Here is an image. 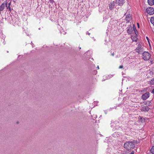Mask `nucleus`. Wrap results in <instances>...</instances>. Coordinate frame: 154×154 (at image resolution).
I'll return each instance as SVG.
<instances>
[{"instance_id": "1", "label": "nucleus", "mask_w": 154, "mask_h": 154, "mask_svg": "<svg viewBox=\"0 0 154 154\" xmlns=\"http://www.w3.org/2000/svg\"><path fill=\"white\" fill-rule=\"evenodd\" d=\"M137 141L135 140L131 141H128L125 143L124 145V148L127 150H129L134 149L136 143Z\"/></svg>"}, {"instance_id": "2", "label": "nucleus", "mask_w": 154, "mask_h": 154, "mask_svg": "<svg viewBox=\"0 0 154 154\" xmlns=\"http://www.w3.org/2000/svg\"><path fill=\"white\" fill-rule=\"evenodd\" d=\"M150 54L147 52L145 51L143 54V58L145 60H149L150 57Z\"/></svg>"}, {"instance_id": "3", "label": "nucleus", "mask_w": 154, "mask_h": 154, "mask_svg": "<svg viewBox=\"0 0 154 154\" xmlns=\"http://www.w3.org/2000/svg\"><path fill=\"white\" fill-rule=\"evenodd\" d=\"M117 6V3L115 1H113L110 2L109 4V8L111 10L114 8H116Z\"/></svg>"}, {"instance_id": "4", "label": "nucleus", "mask_w": 154, "mask_h": 154, "mask_svg": "<svg viewBox=\"0 0 154 154\" xmlns=\"http://www.w3.org/2000/svg\"><path fill=\"white\" fill-rule=\"evenodd\" d=\"M147 13L149 15H152L154 14V9L152 7L148 8L146 9Z\"/></svg>"}, {"instance_id": "5", "label": "nucleus", "mask_w": 154, "mask_h": 154, "mask_svg": "<svg viewBox=\"0 0 154 154\" xmlns=\"http://www.w3.org/2000/svg\"><path fill=\"white\" fill-rule=\"evenodd\" d=\"M142 47V46L141 45L139 44L137 47L136 48V51L138 54H140L142 53L143 50Z\"/></svg>"}, {"instance_id": "6", "label": "nucleus", "mask_w": 154, "mask_h": 154, "mask_svg": "<svg viewBox=\"0 0 154 154\" xmlns=\"http://www.w3.org/2000/svg\"><path fill=\"white\" fill-rule=\"evenodd\" d=\"M149 93L146 92L142 95L141 98L143 100H145L149 97Z\"/></svg>"}, {"instance_id": "7", "label": "nucleus", "mask_w": 154, "mask_h": 154, "mask_svg": "<svg viewBox=\"0 0 154 154\" xmlns=\"http://www.w3.org/2000/svg\"><path fill=\"white\" fill-rule=\"evenodd\" d=\"M7 8V9L8 8V7L7 6V3H3L0 6V13L5 8Z\"/></svg>"}, {"instance_id": "8", "label": "nucleus", "mask_w": 154, "mask_h": 154, "mask_svg": "<svg viewBox=\"0 0 154 154\" xmlns=\"http://www.w3.org/2000/svg\"><path fill=\"white\" fill-rule=\"evenodd\" d=\"M124 0H116L115 2L117 3V5H122L124 3Z\"/></svg>"}, {"instance_id": "9", "label": "nucleus", "mask_w": 154, "mask_h": 154, "mask_svg": "<svg viewBox=\"0 0 154 154\" xmlns=\"http://www.w3.org/2000/svg\"><path fill=\"white\" fill-rule=\"evenodd\" d=\"M149 109V107L147 106L142 107L141 108V110L142 111H148Z\"/></svg>"}, {"instance_id": "10", "label": "nucleus", "mask_w": 154, "mask_h": 154, "mask_svg": "<svg viewBox=\"0 0 154 154\" xmlns=\"http://www.w3.org/2000/svg\"><path fill=\"white\" fill-rule=\"evenodd\" d=\"M148 3L150 6H152L154 4V0H148Z\"/></svg>"}, {"instance_id": "11", "label": "nucleus", "mask_w": 154, "mask_h": 154, "mask_svg": "<svg viewBox=\"0 0 154 154\" xmlns=\"http://www.w3.org/2000/svg\"><path fill=\"white\" fill-rule=\"evenodd\" d=\"M131 19V16L130 14H128L126 16V20L127 21H129Z\"/></svg>"}, {"instance_id": "12", "label": "nucleus", "mask_w": 154, "mask_h": 154, "mask_svg": "<svg viewBox=\"0 0 154 154\" xmlns=\"http://www.w3.org/2000/svg\"><path fill=\"white\" fill-rule=\"evenodd\" d=\"M127 33L129 34H131L133 32V29L132 27H130L127 30Z\"/></svg>"}, {"instance_id": "13", "label": "nucleus", "mask_w": 154, "mask_h": 154, "mask_svg": "<svg viewBox=\"0 0 154 154\" xmlns=\"http://www.w3.org/2000/svg\"><path fill=\"white\" fill-rule=\"evenodd\" d=\"M131 38L132 40L133 41L136 42L137 40V35H135V36H132Z\"/></svg>"}, {"instance_id": "14", "label": "nucleus", "mask_w": 154, "mask_h": 154, "mask_svg": "<svg viewBox=\"0 0 154 154\" xmlns=\"http://www.w3.org/2000/svg\"><path fill=\"white\" fill-rule=\"evenodd\" d=\"M150 21L151 23L154 26V17L151 18Z\"/></svg>"}, {"instance_id": "15", "label": "nucleus", "mask_w": 154, "mask_h": 154, "mask_svg": "<svg viewBox=\"0 0 154 154\" xmlns=\"http://www.w3.org/2000/svg\"><path fill=\"white\" fill-rule=\"evenodd\" d=\"M151 153L153 154H154V146H152L151 149Z\"/></svg>"}, {"instance_id": "16", "label": "nucleus", "mask_w": 154, "mask_h": 154, "mask_svg": "<svg viewBox=\"0 0 154 154\" xmlns=\"http://www.w3.org/2000/svg\"><path fill=\"white\" fill-rule=\"evenodd\" d=\"M150 84L151 85L154 84V79H152L150 82Z\"/></svg>"}, {"instance_id": "17", "label": "nucleus", "mask_w": 154, "mask_h": 154, "mask_svg": "<svg viewBox=\"0 0 154 154\" xmlns=\"http://www.w3.org/2000/svg\"><path fill=\"white\" fill-rule=\"evenodd\" d=\"M146 38L148 42L149 43V38L148 37L146 36Z\"/></svg>"}, {"instance_id": "18", "label": "nucleus", "mask_w": 154, "mask_h": 154, "mask_svg": "<svg viewBox=\"0 0 154 154\" xmlns=\"http://www.w3.org/2000/svg\"><path fill=\"white\" fill-rule=\"evenodd\" d=\"M134 32L135 33V34H136L135 35H137V33H138L137 31V30L136 29V30L134 29Z\"/></svg>"}, {"instance_id": "19", "label": "nucleus", "mask_w": 154, "mask_h": 154, "mask_svg": "<svg viewBox=\"0 0 154 154\" xmlns=\"http://www.w3.org/2000/svg\"><path fill=\"white\" fill-rule=\"evenodd\" d=\"M123 66H122V65H121V66H119V69L122 68H123Z\"/></svg>"}, {"instance_id": "20", "label": "nucleus", "mask_w": 154, "mask_h": 154, "mask_svg": "<svg viewBox=\"0 0 154 154\" xmlns=\"http://www.w3.org/2000/svg\"><path fill=\"white\" fill-rule=\"evenodd\" d=\"M134 152L133 151H132L131 153V154H134Z\"/></svg>"}, {"instance_id": "21", "label": "nucleus", "mask_w": 154, "mask_h": 154, "mask_svg": "<svg viewBox=\"0 0 154 154\" xmlns=\"http://www.w3.org/2000/svg\"><path fill=\"white\" fill-rule=\"evenodd\" d=\"M152 94H154V89L152 90Z\"/></svg>"}, {"instance_id": "22", "label": "nucleus", "mask_w": 154, "mask_h": 154, "mask_svg": "<svg viewBox=\"0 0 154 154\" xmlns=\"http://www.w3.org/2000/svg\"><path fill=\"white\" fill-rule=\"evenodd\" d=\"M8 8L10 11H11V8L9 7V6H8Z\"/></svg>"}, {"instance_id": "23", "label": "nucleus", "mask_w": 154, "mask_h": 154, "mask_svg": "<svg viewBox=\"0 0 154 154\" xmlns=\"http://www.w3.org/2000/svg\"><path fill=\"white\" fill-rule=\"evenodd\" d=\"M111 55L112 56H113L114 55V53H113Z\"/></svg>"}, {"instance_id": "24", "label": "nucleus", "mask_w": 154, "mask_h": 154, "mask_svg": "<svg viewBox=\"0 0 154 154\" xmlns=\"http://www.w3.org/2000/svg\"><path fill=\"white\" fill-rule=\"evenodd\" d=\"M97 69H99V66H97Z\"/></svg>"}, {"instance_id": "25", "label": "nucleus", "mask_w": 154, "mask_h": 154, "mask_svg": "<svg viewBox=\"0 0 154 154\" xmlns=\"http://www.w3.org/2000/svg\"><path fill=\"white\" fill-rule=\"evenodd\" d=\"M14 2H15L17 0H13Z\"/></svg>"}, {"instance_id": "26", "label": "nucleus", "mask_w": 154, "mask_h": 154, "mask_svg": "<svg viewBox=\"0 0 154 154\" xmlns=\"http://www.w3.org/2000/svg\"><path fill=\"white\" fill-rule=\"evenodd\" d=\"M137 26H138V27H139V24L138 23H137Z\"/></svg>"}, {"instance_id": "27", "label": "nucleus", "mask_w": 154, "mask_h": 154, "mask_svg": "<svg viewBox=\"0 0 154 154\" xmlns=\"http://www.w3.org/2000/svg\"><path fill=\"white\" fill-rule=\"evenodd\" d=\"M66 34V32H64V33H63V34H64V35H65Z\"/></svg>"}, {"instance_id": "28", "label": "nucleus", "mask_w": 154, "mask_h": 154, "mask_svg": "<svg viewBox=\"0 0 154 154\" xmlns=\"http://www.w3.org/2000/svg\"><path fill=\"white\" fill-rule=\"evenodd\" d=\"M110 27V26H109V27H108V28L109 29Z\"/></svg>"}, {"instance_id": "29", "label": "nucleus", "mask_w": 154, "mask_h": 154, "mask_svg": "<svg viewBox=\"0 0 154 154\" xmlns=\"http://www.w3.org/2000/svg\"><path fill=\"white\" fill-rule=\"evenodd\" d=\"M96 117H97V116H95V117H94V118H96Z\"/></svg>"}, {"instance_id": "30", "label": "nucleus", "mask_w": 154, "mask_h": 154, "mask_svg": "<svg viewBox=\"0 0 154 154\" xmlns=\"http://www.w3.org/2000/svg\"><path fill=\"white\" fill-rule=\"evenodd\" d=\"M88 34L89 35H90V33H88Z\"/></svg>"}, {"instance_id": "31", "label": "nucleus", "mask_w": 154, "mask_h": 154, "mask_svg": "<svg viewBox=\"0 0 154 154\" xmlns=\"http://www.w3.org/2000/svg\"><path fill=\"white\" fill-rule=\"evenodd\" d=\"M79 49H81V47H79Z\"/></svg>"}, {"instance_id": "32", "label": "nucleus", "mask_w": 154, "mask_h": 154, "mask_svg": "<svg viewBox=\"0 0 154 154\" xmlns=\"http://www.w3.org/2000/svg\"><path fill=\"white\" fill-rule=\"evenodd\" d=\"M105 77H106V76H103V77H104V78Z\"/></svg>"}, {"instance_id": "33", "label": "nucleus", "mask_w": 154, "mask_h": 154, "mask_svg": "<svg viewBox=\"0 0 154 154\" xmlns=\"http://www.w3.org/2000/svg\"><path fill=\"white\" fill-rule=\"evenodd\" d=\"M108 78H109L108 77H107L106 79H108Z\"/></svg>"}, {"instance_id": "34", "label": "nucleus", "mask_w": 154, "mask_h": 154, "mask_svg": "<svg viewBox=\"0 0 154 154\" xmlns=\"http://www.w3.org/2000/svg\"><path fill=\"white\" fill-rule=\"evenodd\" d=\"M105 80V79H104V80H103V81H104Z\"/></svg>"}, {"instance_id": "35", "label": "nucleus", "mask_w": 154, "mask_h": 154, "mask_svg": "<svg viewBox=\"0 0 154 154\" xmlns=\"http://www.w3.org/2000/svg\"><path fill=\"white\" fill-rule=\"evenodd\" d=\"M61 33H62V32L61 31Z\"/></svg>"}]
</instances>
